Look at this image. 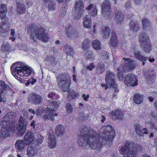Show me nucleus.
<instances>
[{"mask_svg": "<svg viewBox=\"0 0 157 157\" xmlns=\"http://www.w3.org/2000/svg\"><path fill=\"white\" fill-rule=\"evenodd\" d=\"M80 132L78 142L80 146H90L92 149L98 148V134L96 131L83 126L78 130Z\"/></svg>", "mask_w": 157, "mask_h": 157, "instance_id": "1", "label": "nucleus"}, {"mask_svg": "<svg viewBox=\"0 0 157 157\" xmlns=\"http://www.w3.org/2000/svg\"><path fill=\"white\" fill-rule=\"evenodd\" d=\"M34 29V26L32 24L30 25L27 27V33H30V37L31 39L33 40V42H36V38L38 39L43 42H47L49 41L50 36L46 32V30L42 26Z\"/></svg>", "mask_w": 157, "mask_h": 157, "instance_id": "2", "label": "nucleus"}, {"mask_svg": "<svg viewBox=\"0 0 157 157\" xmlns=\"http://www.w3.org/2000/svg\"><path fill=\"white\" fill-rule=\"evenodd\" d=\"M10 70L12 75L16 78L21 79H25L24 77L30 75L33 71L31 67L16 63L11 65Z\"/></svg>", "mask_w": 157, "mask_h": 157, "instance_id": "3", "label": "nucleus"}, {"mask_svg": "<svg viewBox=\"0 0 157 157\" xmlns=\"http://www.w3.org/2000/svg\"><path fill=\"white\" fill-rule=\"evenodd\" d=\"M115 136V130L111 125L103 126L99 129V137L105 141V143L107 146H111L112 144L113 138Z\"/></svg>", "mask_w": 157, "mask_h": 157, "instance_id": "4", "label": "nucleus"}, {"mask_svg": "<svg viewBox=\"0 0 157 157\" xmlns=\"http://www.w3.org/2000/svg\"><path fill=\"white\" fill-rule=\"evenodd\" d=\"M124 64L117 68V76L120 80H122L123 72H128L134 69L136 66V61L129 58H123Z\"/></svg>", "mask_w": 157, "mask_h": 157, "instance_id": "5", "label": "nucleus"}, {"mask_svg": "<svg viewBox=\"0 0 157 157\" xmlns=\"http://www.w3.org/2000/svg\"><path fill=\"white\" fill-rule=\"evenodd\" d=\"M56 81L58 86L63 91L69 90L71 81V78L68 74L61 73L57 77Z\"/></svg>", "mask_w": 157, "mask_h": 157, "instance_id": "6", "label": "nucleus"}, {"mask_svg": "<svg viewBox=\"0 0 157 157\" xmlns=\"http://www.w3.org/2000/svg\"><path fill=\"white\" fill-rule=\"evenodd\" d=\"M105 79L106 85L113 89L112 91L113 92L112 94L113 99H116L117 97V94L118 90L116 87L115 77L114 73L108 71L107 72L105 77Z\"/></svg>", "mask_w": 157, "mask_h": 157, "instance_id": "7", "label": "nucleus"}, {"mask_svg": "<svg viewBox=\"0 0 157 157\" xmlns=\"http://www.w3.org/2000/svg\"><path fill=\"white\" fill-rule=\"evenodd\" d=\"M135 144L130 142H127L120 148V153L124 157H135L136 151L132 147Z\"/></svg>", "mask_w": 157, "mask_h": 157, "instance_id": "8", "label": "nucleus"}, {"mask_svg": "<svg viewBox=\"0 0 157 157\" xmlns=\"http://www.w3.org/2000/svg\"><path fill=\"white\" fill-rule=\"evenodd\" d=\"M54 100L52 99L48 101L49 103L46 110L50 112L48 114H45L43 116V118L45 120H52L54 118L53 112L57 110L60 103L59 101H55L54 99Z\"/></svg>", "mask_w": 157, "mask_h": 157, "instance_id": "9", "label": "nucleus"}, {"mask_svg": "<svg viewBox=\"0 0 157 157\" xmlns=\"http://www.w3.org/2000/svg\"><path fill=\"white\" fill-rule=\"evenodd\" d=\"M139 41L141 48L146 53H148L151 50V45L149 42V37L145 33H141L139 36Z\"/></svg>", "mask_w": 157, "mask_h": 157, "instance_id": "10", "label": "nucleus"}, {"mask_svg": "<svg viewBox=\"0 0 157 157\" xmlns=\"http://www.w3.org/2000/svg\"><path fill=\"white\" fill-rule=\"evenodd\" d=\"M74 8L76 12L73 14L74 19H79L83 12L84 5L82 1L81 0H76L75 2Z\"/></svg>", "mask_w": 157, "mask_h": 157, "instance_id": "11", "label": "nucleus"}, {"mask_svg": "<svg viewBox=\"0 0 157 157\" xmlns=\"http://www.w3.org/2000/svg\"><path fill=\"white\" fill-rule=\"evenodd\" d=\"M17 126V135L19 136H22L25 132V130L27 126V123L25 119L21 116L18 121Z\"/></svg>", "mask_w": 157, "mask_h": 157, "instance_id": "12", "label": "nucleus"}, {"mask_svg": "<svg viewBox=\"0 0 157 157\" xmlns=\"http://www.w3.org/2000/svg\"><path fill=\"white\" fill-rule=\"evenodd\" d=\"M28 102L34 105H39L42 103L43 98L40 95L34 93L29 94L27 97Z\"/></svg>", "mask_w": 157, "mask_h": 157, "instance_id": "13", "label": "nucleus"}, {"mask_svg": "<svg viewBox=\"0 0 157 157\" xmlns=\"http://www.w3.org/2000/svg\"><path fill=\"white\" fill-rule=\"evenodd\" d=\"M137 82L136 76L129 73L126 76L124 83L127 86H135L137 85Z\"/></svg>", "mask_w": 157, "mask_h": 157, "instance_id": "14", "label": "nucleus"}, {"mask_svg": "<svg viewBox=\"0 0 157 157\" xmlns=\"http://www.w3.org/2000/svg\"><path fill=\"white\" fill-rule=\"evenodd\" d=\"M65 30L68 37L69 38H71L73 37L75 38L78 36V31L71 25H69L66 27Z\"/></svg>", "mask_w": 157, "mask_h": 157, "instance_id": "15", "label": "nucleus"}, {"mask_svg": "<svg viewBox=\"0 0 157 157\" xmlns=\"http://www.w3.org/2000/svg\"><path fill=\"white\" fill-rule=\"evenodd\" d=\"M22 0H16V5L17 13L19 15L24 14L26 11V6L24 4Z\"/></svg>", "mask_w": 157, "mask_h": 157, "instance_id": "16", "label": "nucleus"}, {"mask_svg": "<svg viewBox=\"0 0 157 157\" xmlns=\"http://www.w3.org/2000/svg\"><path fill=\"white\" fill-rule=\"evenodd\" d=\"M102 13L104 15L110 13L111 7L110 2L108 0H105L101 5Z\"/></svg>", "mask_w": 157, "mask_h": 157, "instance_id": "17", "label": "nucleus"}, {"mask_svg": "<svg viewBox=\"0 0 157 157\" xmlns=\"http://www.w3.org/2000/svg\"><path fill=\"white\" fill-rule=\"evenodd\" d=\"M38 151L36 145L32 144L27 150V155L30 157H34L37 154Z\"/></svg>", "mask_w": 157, "mask_h": 157, "instance_id": "18", "label": "nucleus"}, {"mask_svg": "<svg viewBox=\"0 0 157 157\" xmlns=\"http://www.w3.org/2000/svg\"><path fill=\"white\" fill-rule=\"evenodd\" d=\"M115 16L114 18L115 21L118 24H122L124 20V16L120 11L116 10L115 12Z\"/></svg>", "mask_w": 157, "mask_h": 157, "instance_id": "19", "label": "nucleus"}, {"mask_svg": "<svg viewBox=\"0 0 157 157\" xmlns=\"http://www.w3.org/2000/svg\"><path fill=\"white\" fill-rule=\"evenodd\" d=\"M7 21L6 20L2 21L0 24V35L2 36H6L9 33L10 29L6 25Z\"/></svg>", "mask_w": 157, "mask_h": 157, "instance_id": "20", "label": "nucleus"}, {"mask_svg": "<svg viewBox=\"0 0 157 157\" xmlns=\"http://www.w3.org/2000/svg\"><path fill=\"white\" fill-rule=\"evenodd\" d=\"M112 118L113 119L122 120L124 117V114L122 111L119 109H117L111 113Z\"/></svg>", "mask_w": 157, "mask_h": 157, "instance_id": "21", "label": "nucleus"}, {"mask_svg": "<svg viewBox=\"0 0 157 157\" xmlns=\"http://www.w3.org/2000/svg\"><path fill=\"white\" fill-rule=\"evenodd\" d=\"M118 44V39L117 33L115 32H112L111 33V37L109 42L111 48H115Z\"/></svg>", "mask_w": 157, "mask_h": 157, "instance_id": "22", "label": "nucleus"}, {"mask_svg": "<svg viewBox=\"0 0 157 157\" xmlns=\"http://www.w3.org/2000/svg\"><path fill=\"white\" fill-rule=\"evenodd\" d=\"M26 143L23 140H18L15 144V147L17 153L21 152L24 149Z\"/></svg>", "mask_w": 157, "mask_h": 157, "instance_id": "23", "label": "nucleus"}, {"mask_svg": "<svg viewBox=\"0 0 157 157\" xmlns=\"http://www.w3.org/2000/svg\"><path fill=\"white\" fill-rule=\"evenodd\" d=\"M34 135L32 132H29L27 133L25 135L24 141L25 142L26 145H29L32 143L33 140Z\"/></svg>", "mask_w": 157, "mask_h": 157, "instance_id": "24", "label": "nucleus"}, {"mask_svg": "<svg viewBox=\"0 0 157 157\" xmlns=\"http://www.w3.org/2000/svg\"><path fill=\"white\" fill-rule=\"evenodd\" d=\"M48 146L49 148L51 149L55 148L56 144L55 135L53 134H49L48 135Z\"/></svg>", "mask_w": 157, "mask_h": 157, "instance_id": "25", "label": "nucleus"}, {"mask_svg": "<svg viewBox=\"0 0 157 157\" xmlns=\"http://www.w3.org/2000/svg\"><path fill=\"white\" fill-rule=\"evenodd\" d=\"M140 26L137 21H131L129 23L130 30L132 32H136L139 30Z\"/></svg>", "mask_w": 157, "mask_h": 157, "instance_id": "26", "label": "nucleus"}, {"mask_svg": "<svg viewBox=\"0 0 157 157\" xmlns=\"http://www.w3.org/2000/svg\"><path fill=\"white\" fill-rule=\"evenodd\" d=\"M135 130L139 136H143L144 134H147L148 133L147 129L145 128L143 129V127L140 124H137L136 126Z\"/></svg>", "mask_w": 157, "mask_h": 157, "instance_id": "27", "label": "nucleus"}, {"mask_svg": "<svg viewBox=\"0 0 157 157\" xmlns=\"http://www.w3.org/2000/svg\"><path fill=\"white\" fill-rule=\"evenodd\" d=\"M7 11L6 5L2 4L0 5V19L2 20L4 19L6 17Z\"/></svg>", "mask_w": 157, "mask_h": 157, "instance_id": "28", "label": "nucleus"}, {"mask_svg": "<svg viewBox=\"0 0 157 157\" xmlns=\"http://www.w3.org/2000/svg\"><path fill=\"white\" fill-rule=\"evenodd\" d=\"M92 24L91 18L89 15H87L84 18L83 25L84 28L89 29L90 28Z\"/></svg>", "mask_w": 157, "mask_h": 157, "instance_id": "29", "label": "nucleus"}, {"mask_svg": "<svg viewBox=\"0 0 157 157\" xmlns=\"http://www.w3.org/2000/svg\"><path fill=\"white\" fill-rule=\"evenodd\" d=\"M65 131L64 128L62 125L59 124L56 126L55 132L57 136H62L64 133Z\"/></svg>", "mask_w": 157, "mask_h": 157, "instance_id": "30", "label": "nucleus"}, {"mask_svg": "<svg viewBox=\"0 0 157 157\" xmlns=\"http://www.w3.org/2000/svg\"><path fill=\"white\" fill-rule=\"evenodd\" d=\"M64 49L67 53V56H70L73 57V55L75 53L73 47H72L70 45L66 44L64 45Z\"/></svg>", "mask_w": 157, "mask_h": 157, "instance_id": "31", "label": "nucleus"}, {"mask_svg": "<svg viewBox=\"0 0 157 157\" xmlns=\"http://www.w3.org/2000/svg\"><path fill=\"white\" fill-rule=\"evenodd\" d=\"M144 98V96L143 95L136 94L133 97V100L135 103L137 104H140L143 102Z\"/></svg>", "mask_w": 157, "mask_h": 157, "instance_id": "32", "label": "nucleus"}, {"mask_svg": "<svg viewBox=\"0 0 157 157\" xmlns=\"http://www.w3.org/2000/svg\"><path fill=\"white\" fill-rule=\"evenodd\" d=\"M134 55L135 57L140 61H146L148 59L147 57H145L142 55L141 52L139 51L136 50L135 51Z\"/></svg>", "mask_w": 157, "mask_h": 157, "instance_id": "33", "label": "nucleus"}, {"mask_svg": "<svg viewBox=\"0 0 157 157\" xmlns=\"http://www.w3.org/2000/svg\"><path fill=\"white\" fill-rule=\"evenodd\" d=\"M146 127L151 129L153 130L157 131V123H153L150 121H147L145 122Z\"/></svg>", "mask_w": 157, "mask_h": 157, "instance_id": "34", "label": "nucleus"}, {"mask_svg": "<svg viewBox=\"0 0 157 157\" xmlns=\"http://www.w3.org/2000/svg\"><path fill=\"white\" fill-rule=\"evenodd\" d=\"M101 33L104 38H107L109 36L110 33V28L106 26L103 28Z\"/></svg>", "mask_w": 157, "mask_h": 157, "instance_id": "35", "label": "nucleus"}, {"mask_svg": "<svg viewBox=\"0 0 157 157\" xmlns=\"http://www.w3.org/2000/svg\"><path fill=\"white\" fill-rule=\"evenodd\" d=\"M155 78V74L154 73V71H151L149 72L147 77V79L148 82H149L150 84H152L153 82L154 81Z\"/></svg>", "mask_w": 157, "mask_h": 157, "instance_id": "36", "label": "nucleus"}, {"mask_svg": "<svg viewBox=\"0 0 157 157\" xmlns=\"http://www.w3.org/2000/svg\"><path fill=\"white\" fill-rule=\"evenodd\" d=\"M87 57V60L92 61L94 59V54L91 51H86L85 53Z\"/></svg>", "mask_w": 157, "mask_h": 157, "instance_id": "37", "label": "nucleus"}, {"mask_svg": "<svg viewBox=\"0 0 157 157\" xmlns=\"http://www.w3.org/2000/svg\"><path fill=\"white\" fill-rule=\"evenodd\" d=\"M8 85L5 83L4 81L0 80V94H3L4 91L6 90L8 87Z\"/></svg>", "mask_w": 157, "mask_h": 157, "instance_id": "38", "label": "nucleus"}, {"mask_svg": "<svg viewBox=\"0 0 157 157\" xmlns=\"http://www.w3.org/2000/svg\"><path fill=\"white\" fill-rule=\"evenodd\" d=\"M80 95V94L79 92H76L75 91L71 92L67 96L68 100H72L76 97H78Z\"/></svg>", "mask_w": 157, "mask_h": 157, "instance_id": "39", "label": "nucleus"}, {"mask_svg": "<svg viewBox=\"0 0 157 157\" xmlns=\"http://www.w3.org/2000/svg\"><path fill=\"white\" fill-rule=\"evenodd\" d=\"M90 45V41L88 39H85L82 43V48L83 50L86 51L89 50Z\"/></svg>", "mask_w": 157, "mask_h": 157, "instance_id": "40", "label": "nucleus"}, {"mask_svg": "<svg viewBox=\"0 0 157 157\" xmlns=\"http://www.w3.org/2000/svg\"><path fill=\"white\" fill-rule=\"evenodd\" d=\"M2 49L3 51L5 52H8L11 49V45L8 43L6 44H3L2 46Z\"/></svg>", "mask_w": 157, "mask_h": 157, "instance_id": "41", "label": "nucleus"}, {"mask_svg": "<svg viewBox=\"0 0 157 157\" xmlns=\"http://www.w3.org/2000/svg\"><path fill=\"white\" fill-rule=\"evenodd\" d=\"M43 140L44 137L40 136L39 138H38L35 140L34 141L32 144H34L36 145V147H37L38 145L43 142Z\"/></svg>", "mask_w": 157, "mask_h": 157, "instance_id": "42", "label": "nucleus"}, {"mask_svg": "<svg viewBox=\"0 0 157 157\" xmlns=\"http://www.w3.org/2000/svg\"><path fill=\"white\" fill-rule=\"evenodd\" d=\"M66 109L67 113H71L73 111L72 105L70 103H67L66 105Z\"/></svg>", "mask_w": 157, "mask_h": 157, "instance_id": "43", "label": "nucleus"}, {"mask_svg": "<svg viewBox=\"0 0 157 157\" xmlns=\"http://www.w3.org/2000/svg\"><path fill=\"white\" fill-rule=\"evenodd\" d=\"M142 24L144 28L150 25L149 20L146 18H144L142 20Z\"/></svg>", "mask_w": 157, "mask_h": 157, "instance_id": "44", "label": "nucleus"}, {"mask_svg": "<svg viewBox=\"0 0 157 157\" xmlns=\"http://www.w3.org/2000/svg\"><path fill=\"white\" fill-rule=\"evenodd\" d=\"M56 57L52 55H49L45 57L46 60L50 61L52 63H55Z\"/></svg>", "mask_w": 157, "mask_h": 157, "instance_id": "45", "label": "nucleus"}, {"mask_svg": "<svg viewBox=\"0 0 157 157\" xmlns=\"http://www.w3.org/2000/svg\"><path fill=\"white\" fill-rule=\"evenodd\" d=\"M12 117L11 115H10L8 113L6 114L4 117L3 120L7 122V123H9L10 122V117Z\"/></svg>", "mask_w": 157, "mask_h": 157, "instance_id": "46", "label": "nucleus"}, {"mask_svg": "<svg viewBox=\"0 0 157 157\" xmlns=\"http://www.w3.org/2000/svg\"><path fill=\"white\" fill-rule=\"evenodd\" d=\"M55 6V4L54 2H52L50 3L49 4L48 7V11L55 10L56 8Z\"/></svg>", "mask_w": 157, "mask_h": 157, "instance_id": "47", "label": "nucleus"}, {"mask_svg": "<svg viewBox=\"0 0 157 157\" xmlns=\"http://www.w3.org/2000/svg\"><path fill=\"white\" fill-rule=\"evenodd\" d=\"M44 112L43 108L40 106L37 108L36 110V113L38 115H40L41 113Z\"/></svg>", "mask_w": 157, "mask_h": 157, "instance_id": "48", "label": "nucleus"}, {"mask_svg": "<svg viewBox=\"0 0 157 157\" xmlns=\"http://www.w3.org/2000/svg\"><path fill=\"white\" fill-rule=\"evenodd\" d=\"M93 48L96 50H98V40H94L92 44Z\"/></svg>", "mask_w": 157, "mask_h": 157, "instance_id": "49", "label": "nucleus"}, {"mask_svg": "<svg viewBox=\"0 0 157 157\" xmlns=\"http://www.w3.org/2000/svg\"><path fill=\"white\" fill-rule=\"evenodd\" d=\"M95 67V65L94 63L92 62L90 64L88 65L86 68L87 70H89V71H92L94 68Z\"/></svg>", "mask_w": 157, "mask_h": 157, "instance_id": "50", "label": "nucleus"}, {"mask_svg": "<svg viewBox=\"0 0 157 157\" xmlns=\"http://www.w3.org/2000/svg\"><path fill=\"white\" fill-rule=\"evenodd\" d=\"M98 10L97 8L95 7L94 10L90 12L89 13L90 15L93 17H94L97 15Z\"/></svg>", "mask_w": 157, "mask_h": 157, "instance_id": "51", "label": "nucleus"}, {"mask_svg": "<svg viewBox=\"0 0 157 157\" xmlns=\"http://www.w3.org/2000/svg\"><path fill=\"white\" fill-rule=\"evenodd\" d=\"M105 70V68L104 64L102 63H101L99 64V71H100V73H102Z\"/></svg>", "mask_w": 157, "mask_h": 157, "instance_id": "52", "label": "nucleus"}, {"mask_svg": "<svg viewBox=\"0 0 157 157\" xmlns=\"http://www.w3.org/2000/svg\"><path fill=\"white\" fill-rule=\"evenodd\" d=\"M25 2L26 7L28 8L31 6L33 4V0H26Z\"/></svg>", "mask_w": 157, "mask_h": 157, "instance_id": "53", "label": "nucleus"}, {"mask_svg": "<svg viewBox=\"0 0 157 157\" xmlns=\"http://www.w3.org/2000/svg\"><path fill=\"white\" fill-rule=\"evenodd\" d=\"M2 128H6L8 127V126L10 124V123H7V122L4 120H2Z\"/></svg>", "mask_w": 157, "mask_h": 157, "instance_id": "54", "label": "nucleus"}, {"mask_svg": "<svg viewBox=\"0 0 157 157\" xmlns=\"http://www.w3.org/2000/svg\"><path fill=\"white\" fill-rule=\"evenodd\" d=\"M109 53L106 51L102 52L101 57L103 59H107L108 58Z\"/></svg>", "mask_w": 157, "mask_h": 157, "instance_id": "55", "label": "nucleus"}, {"mask_svg": "<svg viewBox=\"0 0 157 157\" xmlns=\"http://www.w3.org/2000/svg\"><path fill=\"white\" fill-rule=\"evenodd\" d=\"M82 97L85 101H87L89 98L90 95L89 94L86 95L84 94L82 95Z\"/></svg>", "mask_w": 157, "mask_h": 157, "instance_id": "56", "label": "nucleus"}, {"mask_svg": "<svg viewBox=\"0 0 157 157\" xmlns=\"http://www.w3.org/2000/svg\"><path fill=\"white\" fill-rule=\"evenodd\" d=\"M67 12V10L66 8L65 7L63 8L62 12L60 15V16L61 17H63L64 16L66 15Z\"/></svg>", "mask_w": 157, "mask_h": 157, "instance_id": "57", "label": "nucleus"}, {"mask_svg": "<svg viewBox=\"0 0 157 157\" xmlns=\"http://www.w3.org/2000/svg\"><path fill=\"white\" fill-rule=\"evenodd\" d=\"M7 136V134L6 133H4L2 131H1L0 133V137L1 138L3 139Z\"/></svg>", "mask_w": 157, "mask_h": 157, "instance_id": "58", "label": "nucleus"}, {"mask_svg": "<svg viewBox=\"0 0 157 157\" xmlns=\"http://www.w3.org/2000/svg\"><path fill=\"white\" fill-rule=\"evenodd\" d=\"M55 95V93H54L53 92H51L48 93V97L49 98H52Z\"/></svg>", "mask_w": 157, "mask_h": 157, "instance_id": "59", "label": "nucleus"}, {"mask_svg": "<svg viewBox=\"0 0 157 157\" xmlns=\"http://www.w3.org/2000/svg\"><path fill=\"white\" fill-rule=\"evenodd\" d=\"M29 80L30 82L31 83L32 85L34 84V83L36 82V79L34 78L33 77L31 78Z\"/></svg>", "mask_w": 157, "mask_h": 157, "instance_id": "60", "label": "nucleus"}, {"mask_svg": "<svg viewBox=\"0 0 157 157\" xmlns=\"http://www.w3.org/2000/svg\"><path fill=\"white\" fill-rule=\"evenodd\" d=\"M92 8H94V5L92 4H90L89 6L86 8V10H91Z\"/></svg>", "mask_w": 157, "mask_h": 157, "instance_id": "61", "label": "nucleus"}, {"mask_svg": "<svg viewBox=\"0 0 157 157\" xmlns=\"http://www.w3.org/2000/svg\"><path fill=\"white\" fill-rule=\"evenodd\" d=\"M35 122L36 121L34 120H33L30 124V126L33 127V128H34L36 127Z\"/></svg>", "mask_w": 157, "mask_h": 157, "instance_id": "62", "label": "nucleus"}, {"mask_svg": "<svg viewBox=\"0 0 157 157\" xmlns=\"http://www.w3.org/2000/svg\"><path fill=\"white\" fill-rule=\"evenodd\" d=\"M15 31L14 29H11L10 30V35L12 36H13L15 35Z\"/></svg>", "mask_w": 157, "mask_h": 157, "instance_id": "63", "label": "nucleus"}, {"mask_svg": "<svg viewBox=\"0 0 157 157\" xmlns=\"http://www.w3.org/2000/svg\"><path fill=\"white\" fill-rule=\"evenodd\" d=\"M6 99L5 98L4 99V98H2V94H0V102H5V101Z\"/></svg>", "mask_w": 157, "mask_h": 157, "instance_id": "64", "label": "nucleus"}]
</instances>
